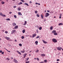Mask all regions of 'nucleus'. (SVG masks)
<instances>
[{"label":"nucleus","mask_w":63,"mask_h":63,"mask_svg":"<svg viewBox=\"0 0 63 63\" xmlns=\"http://www.w3.org/2000/svg\"><path fill=\"white\" fill-rule=\"evenodd\" d=\"M54 35H57V32H55L54 33Z\"/></svg>","instance_id":"nucleus-22"},{"label":"nucleus","mask_w":63,"mask_h":63,"mask_svg":"<svg viewBox=\"0 0 63 63\" xmlns=\"http://www.w3.org/2000/svg\"><path fill=\"white\" fill-rule=\"evenodd\" d=\"M44 62H45V63H47V60H45L44 61Z\"/></svg>","instance_id":"nucleus-35"},{"label":"nucleus","mask_w":63,"mask_h":63,"mask_svg":"<svg viewBox=\"0 0 63 63\" xmlns=\"http://www.w3.org/2000/svg\"><path fill=\"white\" fill-rule=\"evenodd\" d=\"M21 1H22V2H23V3H24V1H23V0H20Z\"/></svg>","instance_id":"nucleus-44"},{"label":"nucleus","mask_w":63,"mask_h":63,"mask_svg":"<svg viewBox=\"0 0 63 63\" xmlns=\"http://www.w3.org/2000/svg\"><path fill=\"white\" fill-rule=\"evenodd\" d=\"M28 59H29V58H27L26 59V61H28Z\"/></svg>","instance_id":"nucleus-43"},{"label":"nucleus","mask_w":63,"mask_h":63,"mask_svg":"<svg viewBox=\"0 0 63 63\" xmlns=\"http://www.w3.org/2000/svg\"><path fill=\"white\" fill-rule=\"evenodd\" d=\"M25 32V30H24L22 31V32L23 33H24Z\"/></svg>","instance_id":"nucleus-19"},{"label":"nucleus","mask_w":63,"mask_h":63,"mask_svg":"<svg viewBox=\"0 0 63 63\" xmlns=\"http://www.w3.org/2000/svg\"><path fill=\"white\" fill-rule=\"evenodd\" d=\"M6 59H8V60H10V59H9V58H7Z\"/></svg>","instance_id":"nucleus-55"},{"label":"nucleus","mask_w":63,"mask_h":63,"mask_svg":"<svg viewBox=\"0 0 63 63\" xmlns=\"http://www.w3.org/2000/svg\"><path fill=\"white\" fill-rule=\"evenodd\" d=\"M4 54V52H2V54Z\"/></svg>","instance_id":"nucleus-54"},{"label":"nucleus","mask_w":63,"mask_h":63,"mask_svg":"<svg viewBox=\"0 0 63 63\" xmlns=\"http://www.w3.org/2000/svg\"><path fill=\"white\" fill-rule=\"evenodd\" d=\"M30 36V35H26V37H28V36Z\"/></svg>","instance_id":"nucleus-52"},{"label":"nucleus","mask_w":63,"mask_h":63,"mask_svg":"<svg viewBox=\"0 0 63 63\" xmlns=\"http://www.w3.org/2000/svg\"><path fill=\"white\" fill-rule=\"evenodd\" d=\"M0 15L2 16V15H3V14H2V13H0Z\"/></svg>","instance_id":"nucleus-37"},{"label":"nucleus","mask_w":63,"mask_h":63,"mask_svg":"<svg viewBox=\"0 0 63 63\" xmlns=\"http://www.w3.org/2000/svg\"><path fill=\"white\" fill-rule=\"evenodd\" d=\"M49 12H50L49 10H48L47 11V12L48 13H49Z\"/></svg>","instance_id":"nucleus-49"},{"label":"nucleus","mask_w":63,"mask_h":63,"mask_svg":"<svg viewBox=\"0 0 63 63\" xmlns=\"http://www.w3.org/2000/svg\"><path fill=\"white\" fill-rule=\"evenodd\" d=\"M41 17H42V18L43 19V16L42 15H41Z\"/></svg>","instance_id":"nucleus-34"},{"label":"nucleus","mask_w":63,"mask_h":63,"mask_svg":"<svg viewBox=\"0 0 63 63\" xmlns=\"http://www.w3.org/2000/svg\"><path fill=\"white\" fill-rule=\"evenodd\" d=\"M26 24H27V21H25L24 24H23V25H26Z\"/></svg>","instance_id":"nucleus-10"},{"label":"nucleus","mask_w":63,"mask_h":63,"mask_svg":"<svg viewBox=\"0 0 63 63\" xmlns=\"http://www.w3.org/2000/svg\"><path fill=\"white\" fill-rule=\"evenodd\" d=\"M24 5H26L27 6H29V5L27 3H24Z\"/></svg>","instance_id":"nucleus-20"},{"label":"nucleus","mask_w":63,"mask_h":63,"mask_svg":"<svg viewBox=\"0 0 63 63\" xmlns=\"http://www.w3.org/2000/svg\"><path fill=\"white\" fill-rule=\"evenodd\" d=\"M21 52V53H24L25 52V51L24 50L23 51H20Z\"/></svg>","instance_id":"nucleus-18"},{"label":"nucleus","mask_w":63,"mask_h":63,"mask_svg":"<svg viewBox=\"0 0 63 63\" xmlns=\"http://www.w3.org/2000/svg\"><path fill=\"white\" fill-rule=\"evenodd\" d=\"M42 41L44 44H47V42L44 41V40H42Z\"/></svg>","instance_id":"nucleus-7"},{"label":"nucleus","mask_w":63,"mask_h":63,"mask_svg":"<svg viewBox=\"0 0 63 63\" xmlns=\"http://www.w3.org/2000/svg\"><path fill=\"white\" fill-rule=\"evenodd\" d=\"M5 39H6L7 40H8L10 39V38L9 37H5Z\"/></svg>","instance_id":"nucleus-8"},{"label":"nucleus","mask_w":63,"mask_h":63,"mask_svg":"<svg viewBox=\"0 0 63 63\" xmlns=\"http://www.w3.org/2000/svg\"><path fill=\"white\" fill-rule=\"evenodd\" d=\"M58 50H61L62 49V47H58L57 48Z\"/></svg>","instance_id":"nucleus-4"},{"label":"nucleus","mask_w":63,"mask_h":63,"mask_svg":"<svg viewBox=\"0 0 63 63\" xmlns=\"http://www.w3.org/2000/svg\"><path fill=\"white\" fill-rule=\"evenodd\" d=\"M5 33H6L7 34V33H8V31H6L5 32Z\"/></svg>","instance_id":"nucleus-45"},{"label":"nucleus","mask_w":63,"mask_h":63,"mask_svg":"<svg viewBox=\"0 0 63 63\" xmlns=\"http://www.w3.org/2000/svg\"><path fill=\"white\" fill-rule=\"evenodd\" d=\"M13 26H16V23H13Z\"/></svg>","instance_id":"nucleus-12"},{"label":"nucleus","mask_w":63,"mask_h":63,"mask_svg":"<svg viewBox=\"0 0 63 63\" xmlns=\"http://www.w3.org/2000/svg\"><path fill=\"white\" fill-rule=\"evenodd\" d=\"M60 25H63V23H60L59 24V25L60 26Z\"/></svg>","instance_id":"nucleus-17"},{"label":"nucleus","mask_w":63,"mask_h":63,"mask_svg":"<svg viewBox=\"0 0 63 63\" xmlns=\"http://www.w3.org/2000/svg\"><path fill=\"white\" fill-rule=\"evenodd\" d=\"M18 28V26H16L15 27H14V29H17Z\"/></svg>","instance_id":"nucleus-9"},{"label":"nucleus","mask_w":63,"mask_h":63,"mask_svg":"<svg viewBox=\"0 0 63 63\" xmlns=\"http://www.w3.org/2000/svg\"><path fill=\"white\" fill-rule=\"evenodd\" d=\"M37 60L38 61H39L40 60L39 59V58H36Z\"/></svg>","instance_id":"nucleus-28"},{"label":"nucleus","mask_w":63,"mask_h":63,"mask_svg":"<svg viewBox=\"0 0 63 63\" xmlns=\"http://www.w3.org/2000/svg\"><path fill=\"white\" fill-rule=\"evenodd\" d=\"M54 18H56V16H54Z\"/></svg>","instance_id":"nucleus-63"},{"label":"nucleus","mask_w":63,"mask_h":63,"mask_svg":"<svg viewBox=\"0 0 63 63\" xmlns=\"http://www.w3.org/2000/svg\"><path fill=\"white\" fill-rule=\"evenodd\" d=\"M2 16H4L5 17H6V16H6V15H2Z\"/></svg>","instance_id":"nucleus-39"},{"label":"nucleus","mask_w":63,"mask_h":63,"mask_svg":"<svg viewBox=\"0 0 63 63\" xmlns=\"http://www.w3.org/2000/svg\"><path fill=\"white\" fill-rule=\"evenodd\" d=\"M36 52H39V50L37 49V50L35 51Z\"/></svg>","instance_id":"nucleus-32"},{"label":"nucleus","mask_w":63,"mask_h":63,"mask_svg":"<svg viewBox=\"0 0 63 63\" xmlns=\"http://www.w3.org/2000/svg\"><path fill=\"white\" fill-rule=\"evenodd\" d=\"M37 16H38V17H39L40 16L38 14H37Z\"/></svg>","instance_id":"nucleus-41"},{"label":"nucleus","mask_w":63,"mask_h":63,"mask_svg":"<svg viewBox=\"0 0 63 63\" xmlns=\"http://www.w3.org/2000/svg\"><path fill=\"white\" fill-rule=\"evenodd\" d=\"M13 7H14V8H16V6H13Z\"/></svg>","instance_id":"nucleus-50"},{"label":"nucleus","mask_w":63,"mask_h":63,"mask_svg":"<svg viewBox=\"0 0 63 63\" xmlns=\"http://www.w3.org/2000/svg\"><path fill=\"white\" fill-rule=\"evenodd\" d=\"M26 55H27V54L26 53H25L24 54V55H23L24 56V58H25V57H26Z\"/></svg>","instance_id":"nucleus-13"},{"label":"nucleus","mask_w":63,"mask_h":63,"mask_svg":"<svg viewBox=\"0 0 63 63\" xmlns=\"http://www.w3.org/2000/svg\"><path fill=\"white\" fill-rule=\"evenodd\" d=\"M62 16V14H60V16Z\"/></svg>","instance_id":"nucleus-51"},{"label":"nucleus","mask_w":63,"mask_h":63,"mask_svg":"<svg viewBox=\"0 0 63 63\" xmlns=\"http://www.w3.org/2000/svg\"><path fill=\"white\" fill-rule=\"evenodd\" d=\"M49 16V14L47 13H46L45 17H47L48 16Z\"/></svg>","instance_id":"nucleus-1"},{"label":"nucleus","mask_w":63,"mask_h":63,"mask_svg":"<svg viewBox=\"0 0 63 63\" xmlns=\"http://www.w3.org/2000/svg\"><path fill=\"white\" fill-rule=\"evenodd\" d=\"M57 61H60V60L58 59L57 60Z\"/></svg>","instance_id":"nucleus-48"},{"label":"nucleus","mask_w":63,"mask_h":63,"mask_svg":"<svg viewBox=\"0 0 63 63\" xmlns=\"http://www.w3.org/2000/svg\"><path fill=\"white\" fill-rule=\"evenodd\" d=\"M12 12H9L10 14H12Z\"/></svg>","instance_id":"nucleus-58"},{"label":"nucleus","mask_w":63,"mask_h":63,"mask_svg":"<svg viewBox=\"0 0 63 63\" xmlns=\"http://www.w3.org/2000/svg\"><path fill=\"white\" fill-rule=\"evenodd\" d=\"M35 44H38V41H36L35 42Z\"/></svg>","instance_id":"nucleus-33"},{"label":"nucleus","mask_w":63,"mask_h":63,"mask_svg":"<svg viewBox=\"0 0 63 63\" xmlns=\"http://www.w3.org/2000/svg\"><path fill=\"white\" fill-rule=\"evenodd\" d=\"M35 4H36V5H38V3H35Z\"/></svg>","instance_id":"nucleus-53"},{"label":"nucleus","mask_w":63,"mask_h":63,"mask_svg":"<svg viewBox=\"0 0 63 63\" xmlns=\"http://www.w3.org/2000/svg\"><path fill=\"white\" fill-rule=\"evenodd\" d=\"M17 52L18 53V54H20V55H21V53H20V52H19L18 51H17Z\"/></svg>","instance_id":"nucleus-14"},{"label":"nucleus","mask_w":63,"mask_h":63,"mask_svg":"<svg viewBox=\"0 0 63 63\" xmlns=\"http://www.w3.org/2000/svg\"><path fill=\"white\" fill-rule=\"evenodd\" d=\"M18 15L19 16H21V15H22V14L21 13V12H18Z\"/></svg>","instance_id":"nucleus-11"},{"label":"nucleus","mask_w":63,"mask_h":63,"mask_svg":"<svg viewBox=\"0 0 63 63\" xmlns=\"http://www.w3.org/2000/svg\"><path fill=\"white\" fill-rule=\"evenodd\" d=\"M59 18L60 19H61V16H60Z\"/></svg>","instance_id":"nucleus-59"},{"label":"nucleus","mask_w":63,"mask_h":63,"mask_svg":"<svg viewBox=\"0 0 63 63\" xmlns=\"http://www.w3.org/2000/svg\"><path fill=\"white\" fill-rule=\"evenodd\" d=\"M1 4H5V2L3 1H2V2H1Z\"/></svg>","instance_id":"nucleus-26"},{"label":"nucleus","mask_w":63,"mask_h":63,"mask_svg":"<svg viewBox=\"0 0 63 63\" xmlns=\"http://www.w3.org/2000/svg\"><path fill=\"white\" fill-rule=\"evenodd\" d=\"M46 21V19H44V22H45V21Z\"/></svg>","instance_id":"nucleus-62"},{"label":"nucleus","mask_w":63,"mask_h":63,"mask_svg":"<svg viewBox=\"0 0 63 63\" xmlns=\"http://www.w3.org/2000/svg\"><path fill=\"white\" fill-rule=\"evenodd\" d=\"M22 4L23 3H22V2H20V3H19L18 4L19 5H20Z\"/></svg>","instance_id":"nucleus-16"},{"label":"nucleus","mask_w":63,"mask_h":63,"mask_svg":"<svg viewBox=\"0 0 63 63\" xmlns=\"http://www.w3.org/2000/svg\"><path fill=\"white\" fill-rule=\"evenodd\" d=\"M35 27H37V28L38 29H39V27L38 26H35Z\"/></svg>","instance_id":"nucleus-36"},{"label":"nucleus","mask_w":63,"mask_h":63,"mask_svg":"<svg viewBox=\"0 0 63 63\" xmlns=\"http://www.w3.org/2000/svg\"><path fill=\"white\" fill-rule=\"evenodd\" d=\"M2 50H0V53H2Z\"/></svg>","instance_id":"nucleus-56"},{"label":"nucleus","mask_w":63,"mask_h":63,"mask_svg":"<svg viewBox=\"0 0 63 63\" xmlns=\"http://www.w3.org/2000/svg\"><path fill=\"white\" fill-rule=\"evenodd\" d=\"M38 5H40V3H38Z\"/></svg>","instance_id":"nucleus-60"},{"label":"nucleus","mask_w":63,"mask_h":63,"mask_svg":"<svg viewBox=\"0 0 63 63\" xmlns=\"http://www.w3.org/2000/svg\"><path fill=\"white\" fill-rule=\"evenodd\" d=\"M50 30H52L53 29V27L51 26L50 27Z\"/></svg>","instance_id":"nucleus-21"},{"label":"nucleus","mask_w":63,"mask_h":63,"mask_svg":"<svg viewBox=\"0 0 63 63\" xmlns=\"http://www.w3.org/2000/svg\"><path fill=\"white\" fill-rule=\"evenodd\" d=\"M36 34H33L32 35V37L33 38H34V37H36Z\"/></svg>","instance_id":"nucleus-6"},{"label":"nucleus","mask_w":63,"mask_h":63,"mask_svg":"<svg viewBox=\"0 0 63 63\" xmlns=\"http://www.w3.org/2000/svg\"><path fill=\"white\" fill-rule=\"evenodd\" d=\"M36 31H37V33H38V32H39V31H38V30L37 29L36 30Z\"/></svg>","instance_id":"nucleus-47"},{"label":"nucleus","mask_w":63,"mask_h":63,"mask_svg":"<svg viewBox=\"0 0 63 63\" xmlns=\"http://www.w3.org/2000/svg\"><path fill=\"white\" fill-rule=\"evenodd\" d=\"M37 12H38V11H35V13H37Z\"/></svg>","instance_id":"nucleus-46"},{"label":"nucleus","mask_w":63,"mask_h":63,"mask_svg":"<svg viewBox=\"0 0 63 63\" xmlns=\"http://www.w3.org/2000/svg\"><path fill=\"white\" fill-rule=\"evenodd\" d=\"M40 38V36H37L35 38L38 39V38Z\"/></svg>","instance_id":"nucleus-31"},{"label":"nucleus","mask_w":63,"mask_h":63,"mask_svg":"<svg viewBox=\"0 0 63 63\" xmlns=\"http://www.w3.org/2000/svg\"><path fill=\"white\" fill-rule=\"evenodd\" d=\"M15 41L16 42H17V40H15Z\"/></svg>","instance_id":"nucleus-57"},{"label":"nucleus","mask_w":63,"mask_h":63,"mask_svg":"<svg viewBox=\"0 0 63 63\" xmlns=\"http://www.w3.org/2000/svg\"><path fill=\"white\" fill-rule=\"evenodd\" d=\"M19 46L20 47H21L22 46V44H19Z\"/></svg>","instance_id":"nucleus-30"},{"label":"nucleus","mask_w":63,"mask_h":63,"mask_svg":"<svg viewBox=\"0 0 63 63\" xmlns=\"http://www.w3.org/2000/svg\"><path fill=\"white\" fill-rule=\"evenodd\" d=\"M6 20H10V18H7L6 19Z\"/></svg>","instance_id":"nucleus-27"},{"label":"nucleus","mask_w":63,"mask_h":63,"mask_svg":"<svg viewBox=\"0 0 63 63\" xmlns=\"http://www.w3.org/2000/svg\"><path fill=\"white\" fill-rule=\"evenodd\" d=\"M42 28L41 27H40L39 28V30H42Z\"/></svg>","instance_id":"nucleus-25"},{"label":"nucleus","mask_w":63,"mask_h":63,"mask_svg":"<svg viewBox=\"0 0 63 63\" xmlns=\"http://www.w3.org/2000/svg\"><path fill=\"white\" fill-rule=\"evenodd\" d=\"M14 61L15 63H17L18 62V61H17L16 59H14Z\"/></svg>","instance_id":"nucleus-3"},{"label":"nucleus","mask_w":63,"mask_h":63,"mask_svg":"<svg viewBox=\"0 0 63 63\" xmlns=\"http://www.w3.org/2000/svg\"><path fill=\"white\" fill-rule=\"evenodd\" d=\"M6 50H7V51H8V52H11V51H8V50H7V49H6Z\"/></svg>","instance_id":"nucleus-42"},{"label":"nucleus","mask_w":63,"mask_h":63,"mask_svg":"<svg viewBox=\"0 0 63 63\" xmlns=\"http://www.w3.org/2000/svg\"><path fill=\"white\" fill-rule=\"evenodd\" d=\"M24 36H22L21 37V38L22 39H24Z\"/></svg>","instance_id":"nucleus-29"},{"label":"nucleus","mask_w":63,"mask_h":63,"mask_svg":"<svg viewBox=\"0 0 63 63\" xmlns=\"http://www.w3.org/2000/svg\"><path fill=\"white\" fill-rule=\"evenodd\" d=\"M26 63H30V61H28L27 62H26Z\"/></svg>","instance_id":"nucleus-40"},{"label":"nucleus","mask_w":63,"mask_h":63,"mask_svg":"<svg viewBox=\"0 0 63 63\" xmlns=\"http://www.w3.org/2000/svg\"><path fill=\"white\" fill-rule=\"evenodd\" d=\"M14 17L15 18H16V15H14Z\"/></svg>","instance_id":"nucleus-38"},{"label":"nucleus","mask_w":63,"mask_h":63,"mask_svg":"<svg viewBox=\"0 0 63 63\" xmlns=\"http://www.w3.org/2000/svg\"><path fill=\"white\" fill-rule=\"evenodd\" d=\"M52 41L53 42H54V43H56V42H57V41L56 39L54 38L52 39Z\"/></svg>","instance_id":"nucleus-2"},{"label":"nucleus","mask_w":63,"mask_h":63,"mask_svg":"<svg viewBox=\"0 0 63 63\" xmlns=\"http://www.w3.org/2000/svg\"><path fill=\"white\" fill-rule=\"evenodd\" d=\"M45 11V12H47V11H46V10H45V11Z\"/></svg>","instance_id":"nucleus-64"},{"label":"nucleus","mask_w":63,"mask_h":63,"mask_svg":"<svg viewBox=\"0 0 63 63\" xmlns=\"http://www.w3.org/2000/svg\"><path fill=\"white\" fill-rule=\"evenodd\" d=\"M41 55L42 56H46V55L45 54H41Z\"/></svg>","instance_id":"nucleus-15"},{"label":"nucleus","mask_w":63,"mask_h":63,"mask_svg":"<svg viewBox=\"0 0 63 63\" xmlns=\"http://www.w3.org/2000/svg\"><path fill=\"white\" fill-rule=\"evenodd\" d=\"M16 32V30H13L11 32V33L14 34V32Z\"/></svg>","instance_id":"nucleus-5"},{"label":"nucleus","mask_w":63,"mask_h":63,"mask_svg":"<svg viewBox=\"0 0 63 63\" xmlns=\"http://www.w3.org/2000/svg\"><path fill=\"white\" fill-rule=\"evenodd\" d=\"M55 32H56V31L53 30L52 32V33H55Z\"/></svg>","instance_id":"nucleus-23"},{"label":"nucleus","mask_w":63,"mask_h":63,"mask_svg":"<svg viewBox=\"0 0 63 63\" xmlns=\"http://www.w3.org/2000/svg\"><path fill=\"white\" fill-rule=\"evenodd\" d=\"M32 3V1H30V3Z\"/></svg>","instance_id":"nucleus-61"},{"label":"nucleus","mask_w":63,"mask_h":63,"mask_svg":"<svg viewBox=\"0 0 63 63\" xmlns=\"http://www.w3.org/2000/svg\"><path fill=\"white\" fill-rule=\"evenodd\" d=\"M18 11H20L21 9H20V7H19L18 8Z\"/></svg>","instance_id":"nucleus-24"}]
</instances>
